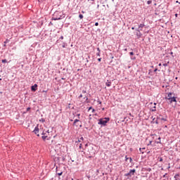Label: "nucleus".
<instances>
[{"label":"nucleus","instance_id":"1","mask_svg":"<svg viewBox=\"0 0 180 180\" xmlns=\"http://www.w3.org/2000/svg\"><path fill=\"white\" fill-rule=\"evenodd\" d=\"M109 120H110L109 117L100 119L98 122V124H103V126H106V123H108Z\"/></svg>","mask_w":180,"mask_h":180},{"label":"nucleus","instance_id":"2","mask_svg":"<svg viewBox=\"0 0 180 180\" xmlns=\"http://www.w3.org/2000/svg\"><path fill=\"white\" fill-rule=\"evenodd\" d=\"M61 19V13L56 11L53 14V20H60Z\"/></svg>","mask_w":180,"mask_h":180},{"label":"nucleus","instance_id":"3","mask_svg":"<svg viewBox=\"0 0 180 180\" xmlns=\"http://www.w3.org/2000/svg\"><path fill=\"white\" fill-rule=\"evenodd\" d=\"M33 132L34 133V134H37V136L38 137L40 136V134H39V133H41H41H43V131H41V129H40L39 128V125H37V126L34 128Z\"/></svg>","mask_w":180,"mask_h":180},{"label":"nucleus","instance_id":"4","mask_svg":"<svg viewBox=\"0 0 180 180\" xmlns=\"http://www.w3.org/2000/svg\"><path fill=\"white\" fill-rule=\"evenodd\" d=\"M156 105H157V103H150V110H152V112H155V110H157V107H155Z\"/></svg>","mask_w":180,"mask_h":180},{"label":"nucleus","instance_id":"5","mask_svg":"<svg viewBox=\"0 0 180 180\" xmlns=\"http://www.w3.org/2000/svg\"><path fill=\"white\" fill-rule=\"evenodd\" d=\"M136 172V169H131L128 174H126V176H131Z\"/></svg>","mask_w":180,"mask_h":180},{"label":"nucleus","instance_id":"6","mask_svg":"<svg viewBox=\"0 0 180 180\" xmlns=\"http://www.w3.org/2000/svg\"><path fill=\"white\" fill-rule=\"evenodd\" d=\"M172 102H176V98L175 97H173L167 100V103H172Z\"/></svg>","mask_w":180,"mask_h":180},{"label":"nucleus","instance_id":"7","mask_svg":"<svg viewBox=\"0 0 180 180\" xmlns=\"http://www.w3.org/2000/svg\"><path fill=\"white\" fill-rule=\"evenodd\" d=\"M31 89L33 92H36V91H37V84H35L33 86H32Z\"/></svg>","mask_w":180,"mask_h":180},{"label":"nucleus","instance_id":"8","mask_svg":"<svg viewBox=\"0 0 180 180\" xmlns=\"http://www.w3.org/2000/svg\"><path fill=\"white\" fill-rule=\"evenodd\" d=\"M172 93H169L167 94V96L165 97V99H167V101H169V99L172 98Z\"/></svg>","mask_w":180,"mask_h":180},{"label":"nucleus","instance_id":"9","mask_svg":"<svg viewBox=\"0 0 180 180\" xmlns=\"http://www.w3.org/2000/svg\"><path fill=\"white\" fill-rule=\"evenodd\" d=\"M78 122H79V120H78V119L75 120V121L73 122V126L78 127V126H79V124H78Z\"/></svg>","mask_w":180,"mask_h":180},{"label":"nucleus","instance_id":"10","mask_svg":"<svg viewBox=\"0 0 180 180\" xmlns=\"http://www.w3.org/2000/svg\"><path fill=\"white\" fill-rule=\"evenodd\" d=\"M41 134H42V140H46V139H47V136H46L44 131H42Z\"/></svg>","mask_w":180,"mask_h":180},{"label":"nucleus","instance_id":"11","mask_svg":"<svg viewBox=\"0 0 180 180\" xmlns=\"http://www.w3.org/2000/svg\"><path fill=\"white\" fill-rule=\"evenodd\" d=\"M105 85L106 86H110L112 85V82L107 80V82H105Z\"/></svg>","mask_w":180,"mask_h":180},{"label":"nucleus","instance_id":"12","mask_svg":"<svg viewBox=\"0 0 180 180\" xmlns=\"http://www.w3.org/2000/svg\"><path fill=\"white\" fill-rule=\"evenodd\" d=\"M137 33H136V36L138 37H140L141 36H142V34H141V32H140V30H137Z\"/></svg>","mask_w":180,"mask_h":180},{"label":"nucleus","instance_id":"13","mask_svg":"<svg viewBox=\"0 0 180 180\" xmlns=\"http://www.w3.org/2000/svg\"><path fill=\"white\" fill-rule=\"evenodd\" d=\"M81 141H84V137H81L76 143H81Z\"/></svg>","mask_w":180,"mask_h":180},{"label":"nucleus","instance_id":"14","mask_svg":"<svg viewBox=\"0 0 180 180\" xmlns=\"http://www.w3.org/2000/svg\"><path fill=\"white\" fill-rule=\"evenodd\" d=\"M144 24H141L140 25H139V29H140V30H143V27H144Z\"/></svg>","mask_w":180,"mask_h":180},{"label":"nucleus","instance_id":"15","mask_svg":"<svg viewBox=\"0 0 180 180\" xmlns=\"http://www.w3.org/2000/svg\"><path fill=\"white\" fill-rule=\"evenodd\" d=\"M158 120H161V121H164V122H167V119H165V118H161V117H159V118H158Z\"/></svg>","mask_w":180,"mask_h":180},{"label":"nucleus","instance_id":"16","mask_svg":"<svg viewBox=\"0 0 180 180\" xmlns=\"http://www.w3.org/2000/svg\"><path fill=\"white\" fill-rule=\"evenodd\" d=\"M79 18L80 19H83L84 18V15L82 14H79Z\"/></svg>","mask_w":180,"mask_h":180},{"label":"nucleus","instance_id":"17","mask_svg":"<svg viewBox=\"0 0 180 180\" xmlns=\"http://www.w3.org/2000/svg\"><path fill=\"white\" fill-rule=\"evenodd\" d=\"M152 2L153 1L151 0H149L147 1V4H148V5H150V4H152Z\"/></svg>","mask_w":180,"mask_h":180},{"label":"nucleus","instance_id":"18","mask_svg":"<svg viewBox=\"0 0 180 180\" xmlns=\"http://www.w3.org/2000/svg\"><path fill=\"white\" fill-rule=\"evenodd\" d=\"M39 122H41L42 123H44V122H46V120L42 118V119H41V120H39Z\"/></svg>","mask_w":180,"mask_h":180},{"label":"nucleus","instance_id":"19","mask_svg":"<svg viewBox=\"0 0 180 180\" xmlns=\"http://www.w3.org/2000/svg\"><path fill=\"white\" fill-rule=\"evenodd\" d=\"M2 63H8V60H6V59H4L1 60Z\"/></svg>","mask_w":180,"mask_h":180},{"label":"nucleus","instance_id":"20","mask_svg":"<svg viewBox=\"0 0 180 180\" xmlns=\"http://www.w3.org/2000/svg\"><path fill=\"white\" fill-rule=\"evenodd\" d=\"M159 161H160V162H162V161H163L162 158H159Z\"/></svg>","mask_w":180,"mask_h":180},{"label":"nucleus","instance_id":"21","mask_svg":"<svg viewBox=\"0 0 180 180\" xmlns=\"http://www.w3.org/2000/svg\"><path fill=\"white\" fill-rule=\"evenodd\" d=\"M151 143H153V141H150L147 146H151Z\"/></svg>","mask_w":180,"mask_h":180},{"label":"nucleus","instance_id":"22","mask_svg":"<svg viewBox=\"0 0 180 180\" xmlns=\"http://www.w3.org/2000/svg\"><path fill=\"white\" fill-rule=\"evenodd\" d=\"M58 175L59 176H61V175H63V172H60V173H58Z\"/></svg>","mask_w":180,"mask_h":180},{"label":"nucleus","instance_id":"23","mask_svg":"<svg viewBox=\"0 0 180 180\" xmlns=\"http://www.w3.org/2000/svg\"><path fill=\"white\" fill-rule=\"evenodd\" d=\"M96 56H98V57H101V52L97 53Z\"/></svg>","mask_w":180,"mask_h":180},{"label":"nucleus","instance_id":"24","mask_svg":"<svg viewBox=\"0 0 180 180\" xmlns=\"http://www.w3.org/2000/svg\"><path fill=\"white\" fill-rule=\"evenodd\" d=\"M141 150H142V148H139V151H140L141 153H142V154H144V152H143Z\"/></svg>","mask_w":180,"mask_h":180},{"label":"nucleus","instance_id":"25","mask_svg":"<svg viewBox=\"0 0 180 180\" xmlns=\"http://www.w3.org/2000/svg\"><path fill=\"white\" fill-rule=\"evenodd\" d=\"M129 54H130V56H134V53H133V52H130Z\"/></svg>","mask_w":180,"mask_h":180},{"label":"nucleus","instance_id":"26","mask_svg":"<svg viewBox=\"0 0 180 180\" xmlns=\"http://www.w3.org/2000/svg\"><path fill=\"white\" fill-rule=\"evenodd\" d=\"M95 26H99V23L98 22H96L95 23Z\"/></svg>","mask_w":180,"mask_h":180},{"label":"nucleus","instance_id":"27","mask_svg":"<svg viewBox=\"0 0 180 180\" xmlns=\"http://www.w3.org/2000/svg\"><path fill=\"white\" fill-rule=\"evenodd\" d=\"M4 43H9V40L6 39V41H4Z\"/></svg>","mask_w":180,"mask_h":180},{"label":"nucleus","instance_id":"28","mask_svg":"<svg viewBox=\"0 0 180 180\" xmlns=\"http://www.w3.org/2000/svg\"><path fill=\"white\" fill-rule=\"evenodd\" d=\"M60 39L61 40H63V39H64V37H63V36H61V37H60Z\"/></svg>","mask_w":180,"mask_h":180},{"label":"nucleus","instance_id":"29","mask_svg":"<svg viewBox=\"0 0 180 180\" xmlns=\"http://www.w3.org/2000/svg\"><path fill=\"white\" fill-rule=\"evenodd\" d=\"M101 60H102V58H101L98 59V61H99V62H101Z\"/></svg>","mask_w":180,"mask_h":180},{"label":"nucleus","instance_id":"30","mask_svg":"<svg viewBox=\"0 0 180 180\" xmlns=\"http://www.w3.org/2000/svg\"><path fill=\"white\" fill-rule=\"evenodd\" d=\"M82 93H83V94H86V91H84V90H83V91H82Z\"/></svg>","mask_w":180,"mask_h":180},{"label":"nucleus","instance_id":"31","mask_svg":"<svg viewBox=\"0 0 180 180\" xmlns=\"http://www.w3.org/2000/svg\"><path fill=\"white\" fill-rule=\"evenodd\" d=\"M97 50L98 52H101V49L99 48H97Z\"/></svg>","mask_w":180,"mask_h":180},{"label":"nucleus","instance_id":"32","mask_svg":"<svg viewBox=\"0 0 180 180\" xmlns=\"http://www.w3.org/2000/svg\"><path fill=\"white\" fill-rule=\"evenodd\" d=\"M77 116L78 119H79L80 115H79V114H77Z\"/></svg>","mask_w":180,"mask_h":180},{"label":"nucleus","instance_id":"33","mask_svg":"<svg viewBox=\"0 0 180 180\" xmlns=\"http://www.w3.org/2000/svg\"><path fill=\"white\" fill-rule=\"evenodd\" d=\"M163 65L165 66V67H167V63H165V64H163Z\"/></svg>","mask_w":180,"mask_h":180},{"label":"nucleus","instance_id":"34","mask_svg":"<svg viewBox=\"0 0 180 180\" xmlns=\"http://www.w3.org/2000/svg\"><path fill=\"white\" fill-rule=\"evenodd\" d=\"M79 98H82V94H80Z\"/></svg>","mask_w":180,"mask_h":180},{"label":"nucleus","instance_id":"35","mask_svg":"<svg viewBox=\"0 0 180 180\" xmlns=\"http://www.w3.org/2000/svg\"><path fill=\"white\" fill-rule=\"evenodd\" d=\"M82 144H80L79 145V148H82Z\"/></svg>","mask_w":180,"mask_h":180},{"label":"nucleus","instance_id":"36","mask_svg":"<svg viewBox=\"0 0 180 180\" xmlns=\"http://www.w3.org/2000/svg\"><path fill=\"white\" fill-rule=\"evenodd\" d=\"M130 162H131V161H133V159H131V158H130Z\"/></svg>","mask_w":180,"mask_h":180},{"label":"nucleus","instance_id":"37","mask_svg":"<svg viewBox=\"0 0 180 180\" xmlns=\"http://www.w3.org/2000/svg\"><path fill=\"white\" fill-rule=\"evenodd\" d=\"M92 109V107H90L89 108V110H91Z\"/></svg>","mask_w":180,"mask_h":180},{"label":"nucleus","instance_id":"38","mask_svg":"<svg viewBox=\"0 0 180 180\" xmlns=\"http://www.w3.org/2000/svg\"><path fill=\"white\" fill-rule=\"evenodd\" d=\"M131 30H134V27H131Z\"/></svg>","mask_w":180,"mask_h":180},{"label":"nucleus","instance_id":"39","mask_svg":"<svg viewBox=\"0 0 180 180\" xmlns=\"http://www.w3.org/2000/svg\"><path fill=\"white\" fill-rule=\"evenodd\" d=\"M65 45H63V48L65 49Z\"/></svg>","mask_w":180,"mask_h":180},{"label":"nucleus","instance_id":"40","mask_svg":"<svg viewBox=\"0 0 180 180\" xmlns=\"http://www.w3.org/2000/svg\"><path fill=\"white\" fill-rule=\"evenodd\" d=\"M85 98H86V101H88V97H85Z\"/></svg>","mask_w":180,"mask_h":180},{"label":"nucleus","instance_id":"41","mask_svg":"<svg viewBox=\"0 0 180 180\" xmlns=\"http://www.w3.org/2000/svg\"><path fill=\"white\" fill-rule=\"evenodd\" d=\"M176 4H180L179 1H176Z\"/></svg>","mask_w":180,"mask_h":180},{"label":"nucleus","instance_id":"42","mask_svg":"<svg viewBox=\"0 0 180 180\" xmlns=\"http://www.w3.org/2000/svg\"><path fill=\"white\" fill-rule=\"evenodd\" d=\"M142 150H146V148H143Z\"/></svg>","mask_w":180,"mask_h":180},{"label":"nucleus","instance_id":"43","mask_svg":"<svg viewBox=\"0 0 180 180\" xmlns=\"http://www.w3.org/2000/svg\"><path fill=\"white\" fill-rule=\"evenodd\" d=\"M124 51H127V49H124Z\"/></svg>","mask_w":180,"mask_h":180},{"label":"nucleus","instance_id":"44","mask_svg":"<svg viewBox=\"0 0 180 180\" xmlns=\"http://www.w3.org/2000/svg\"><path fill=\"white\" fill-rule=\"evenodd\" d=\"M30 110V108H27V110Z\"/></svg>","mask_w":180,"mask_h":180},{"label":"nucleus","instance_id":"45","mask_svg":"<svg viewBox=\"0 0 180 180\" xmlns=\"http://www.w3.org/2000/svg\"><path fill=\"white\" fill-rule=\"evenodd\" d=\"M99 103H100V105H101V103H102V102L100 101Z\"/></svg>","mask_w":180,"mask_h":180},{"label":"nucleus","instance_id":"46","mask_svg":"<svg viewBox=\"0 0 180 180\" xmlns=\"http://www.w3.org/2000/svg\"><path fill=\"white\" fill-rule=\"evenodd\" d=\"M93 112H95V110H94V109H93Z\"/></svg>","mask_w":180,"mask_h":180},{"label":"nucleus","instance_id":"47","mask_svg":"<svg viewBox=\"0 0 180 180\" xmlns=\"http://www.w3.org/2000/svg\"><path fill=\"white\" fill-rule=\"evenodd\" d=\"M42 1H44V0H42Z\"/></svg>","mask_w":180,"mask_h":180}]
</instances>
